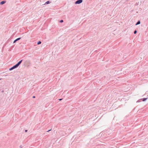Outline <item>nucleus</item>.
Wrapping results in <instances>:
<instances>
[{
  "instance_id": "7ed1b4c3",
  "label": "nucleus",
  "mask_w": 148,
  "mask_h": 148,
  "mask_svg": "<svg viewBox=\"0 0 148 148\" xmlns=\"http://www.w3.org/2000/svg\"><path fill=\"white\" fill-rule=\"evenodd\" d=\"M22 60H21V61H19L17 64L16 65V66L18 67L20 65V64H21V63L22 62Z\"/></svg>"
},
{
  "instance_id": "20e7f679",
  "label": "nucleus",
  "mask_w": 148,
  "mask_h": 148,
  "mask_svg": "<svg viewBox=\"0 0 148 148\" xmlns=\"http://www.w3.org/2000/svg\"><path fill=\"white\" fill-rule=\"evenodd\" d=\"M21 39V38H17L14 41L13 43H15V42H16V41H18V40H20Z\"/></svg>"
},
{
  "instance_id": "39448f33",
  "label": "nucleus",
  "mask_w": 148,
  "mask_h": 148,
  "mask_svg": "<svg viewBox=\"0 0 148 148\" xmlns=\"http://www.w3.org/2000/svg\"><path fill=\"white\" fill-rule=\"evenodd\" d=\"M5 2V1H2L0 3V4L1 5H3V4H4Z\"/></svg>"
},
{
  "instance_id": "ddd939ff",
  "label": "nucleus",
  "mask_w": 148,
  "mask_h": 148,
  "mask_svg": "<svg viewBox=\"0 0 148 148\" xmlns=\"http://www.w3.org/2000/svg\"><path fill=\"white\" fill-rule=\"evenodd\" d=\"M35 96H33V98H35Z\"/></svg>"
},
{
  "instance_id": "423d86ee",
  "label": "nucleus",
  "mask_w": 148,
  "mask_h": 148,
  "mask_svg": "<svg viewBox=\"0 0 148 148\" xmlns=\"http://www.w3.org/2000/svg\"><path fill=\"white\" fill-rule=\"evenodd\" d=\"M50 3V1H48L45 2V4H47L49 3Z\"/></svg>"
},
{
  "instance_id": "f8f14e48",
  "label": "nucleus",
  "mask_w": 148,
  "mask_h": 148,
  "mask_svg": "<svg viewBox=\"0 0 148 148\" xmlns=\"http://www.w3.org/2000/svg\"><path fill=\"white\" fill-rule=\"evenodd\" d=\"M62 99H59V100L60 101H61V100Z\"/></svg>"
},
{
  "instance_id": "9b49d317",
  "label": "nucleus",
  "mask_w": 148,
  "mask_h": 148,
  "mask_svg": "<svg viewBox=\"0 0 148 148\" xmlns=\"http://www.w3.org/2000/svg\"><path fill=\"white\" fill-rule=\"evenodd\" d=\"M63 22V20H61L60 21V22L61 23Z\"/></svg>"
},
{
  "instance_id": "6e6552de",
  "label": "nucleus",
  "mask_w": 148,
  "mask_h": 148,
  "mask_svg": "<svg viewBox=\"0 0 148 148\" xmlns=\"http://www.w3.org/2000/svg\"><path fill=\"white\" fill-rule=\"evenodd\" d=\"M41 42L40 41H39V42H38L37 43V44L38 45H39V44H40L41 43Z\"/></svg>"
},
{
  "instance_id": "1a4fd4ad",
  "label": "nucleus",
  "mask_w": 148,
  "mask_h": 148,
  "mask_svg": "<svg viewBox=\"0 0 148 148\" xmlns=\"http://www.w3.org/2000/svg\"><path fill=\"white\" fill-rule=\"evenodd\" d=\"M147 99V98H144L143 99V101H145Z\"/></svg>"
},
{
  "instance_id": "f03ea898",
  "label": "nucleus",
  "mask_w": 148,
  "mask_h": 148,
  "mask_svg": "<svg viewBox=\"0 0 148 148\" xmlns=\"http://www.w3.org/2000/svg\"><path fill=\"white\" fill-rule=\"evenodd\" d=\"M17 67H18V66L16 64L14 66H13L11 68H10V69L9 70L10 71H11V70H13V69L17 68Z\"/></svg>"
},
{
  "instance_id": "9d476101",
  "label": "nucleus",
  "mask_w": 148,
  "mask_h": 148,
  "mask_svg": "<svg viewBox=\"0 0 148 148\" xmlns=\"http://www.w3.org/2000/svg\"><path fill=\"white\" fill-rule=\"evenodd\" d=\"M137 31H136V30H135V31H134V34H136V33H137Z\"/></svg>"
},
{
  "instance_id": "f257e3e1",
  "label": "nucleus",
  "mask_w": 148,
  "mask_h": 148,
  "mask_svg": "<svg viewBox=\"0 0 148 148\" xmlns=\"http://www.w3.org/2000/svg\"><path fill=\"white\" fill-rule=\"evenodd\" d=\"M82 0H78L75 2V4H79L82 3Z\"/></svg>"
},
{
  "instance_id": "f3484780",
  "label": "nucleus",
  "mask_w": 148,
  "mask_h": 148,
  "mask_svg": "<svg viewBox=\"0 0 148 148\" xmlns=\"http://www.w3.org/2000/svg\"><path fill=\"white\" fill-rule=\"evenodd\" d=\"M1 79H0V80Z\"/></svg>"
},
{
  "instance_id": "dca6fc26",
  "label": "nucleus",
  "mask_w": 148,
  "mask_h": 148,
  "mask_svg": "<svg viewBox=\"0 0 148 148\" xmlns=\"http://www.w3.org/2000/svg\"><path fill=\"white\" fill-rule=\"evenodd\" d=\"M20 147H21V148H22V147L21 146Z\"/></svg>"
},
{
  "instance_id": "4468645a",
  "label": "nucleus",
  "mask_w": 148,
  "mask_h": 148,
  "mask_svg": "<svg viewBox=\"0 0 148 148\" xmlns=\"http://www.w3.org/2000/svg\"><path fill=\"white\" fill-rule=\"evenodd\" d=\"M51 130H49L48 131H47V132H48L49 131H50Z\"/></svg>"
},
{
  "instance_id": "0eeeda50",
  "label": "nucleus",
  "mask_w": 148,
  "mask_h": 148,
  "mask_svg": "<svg viewBox=\"0 0 148 148\" xmlns=\"http://www.w3.org/2000/svg\"><path fill=\"white\" fill-rule=\"evenodd\" d=\"M140 23V21H138L136 23V25L139 24Z\"/></svg>"
},
{
  "instance_id": "2eb2a0df",
  "label": "nucleus",
  "mask_w": 148,
  "mask_h": 148,
  "mask_svg": "<svg viewBox=\"0 0 148 148\" xmlns=\"http://www.w3.org/2000/svg\"><path fill=\"white\" fill-rule=\"evenodd\" d=\"M25 132H27V130H25Z\"/></svg>"
}]
</instances>
